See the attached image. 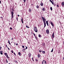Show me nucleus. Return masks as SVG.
Here are the masks:
<instances>
[{"mask_svg": "<svg viewBox=\"0 0 64 64\" xmlns=\"http://www.w3.org/2000/svg\"><path fill=\"white\" fill-rule=\"evenodd\" d=\"M11 14H12V15H13V14H14V12L13 11H12L11 12Z\"/></svg>", "mask_w": 64, "mask_h": 64, "instance_id": "nucleus-9", "label": "nucleus"}, {"mask_svg": "<svg viewBox=\"0 0 64 64\" xmlns=\"http://www.w3.org/2000/svg\"><path fill=\"white\" fill-rule=\"evenodd\" d=\"M14 45H15V43H14Z\"/></svg>", "mask_w": 64, "mask_h": 64, "instance_id": "nucleus-62", "label": "nucleus"}, {"mask_svg": "<svg viewBox=\"0 0 64 64\" xmlns=\"http://www.w3.org/2000/svg\"><path fill=\"white\" fill-rule=\"evenodd\" d=\"M28 10L30 12H31V10L30 8Z\"/></svg>", "mask_w": 64, "mask_h": 64, "instance_id": "nucleus-19", "label": "nucleus"}, {"mask_svg": "<svg viewBox=\"0 0 64 64\" xmlns=\"http://www.w3.org/2000/svg\"><path fill=\"white\" fill-rule=\"evenodd\" d=\"M1 18H3V17L2 16L0 17Z\"/></svg>", "mask_w": 64, "mask_h": 64, "instance_id": "nucleus-55", "label": "nucleus"}, {"mask_svg": "<svg viewBox=\"0 0 64 64\" xmlns=\"http://www.w3.org/2000/svg\"><path fill=\"white\" fill-rule=\"evenodd\" d=\"M8 50H10V49H9V48H8Z\"/></svg>", "mask_w": 64, "mask_h": 64, "instance_id": "nucleus-50", "label": "nucleus"}, {"mask_svg": "<svg viewBox=\"0 0 64 64\" xmlns=\"http://www.w3.org/2000/svg\"><path fill=\"white\" fill-rule=\"evenodd\" d=\"M52 37L54 38V33H53L52 34Z\"/></svg>", "mask_w": 64, "mask_h": 64, "instance_id": "nucleus-6", "label": "nucleus"}, {"mask_svg": "<svg viewBox=\"0 0 64 64\" xmlns=\"http://www.w3.org/2000/svg\"><path fill=\"white\" fill-rule=\"evenodd\" d=\"M22 47L23 48H24L25 47L24 46H22Z\"/></svg>", "mask_w": 64, "mask_h": 64, "instance_id": "nucleus-33", "label": "nucleus"}, {"mask_svg": "<svg viewBox=\"0 0 64 64\" xmlns=\"http://www.w3.org/2000/svg\"><path fill=\"white\" fill-rule=\"evenodd\" d=\"M11 52L12 53H13V51H11Z\"/></svg>", "mask_w": 64, "mask_h": 64, "instance_id": "nucleus-49", "label": "nucleus"}, {"mask_svg": "<svg viewBox=\"0 0 64 64\" xmlns=\"http://www.w3.org/2000/svg\"><path fill=\"white\" fill-rule=\"evenodd\" d=\"M22 23H23H23H24L23 21H22Z\"/></svg>", "mask_w": 64, "mask_h": 64, "instance_id": "nucleus-51", "label": "nucleus"}, {"mask_svg": "<svg viewBox=\"0 0 64 64\" xmlns=\"http://www.w3.org/2000/svg\"><path fill=\"white\" fill-rule=\"evenodd\" d=\"M42 53H43V54H44V53H45V51H42Z\"/></svg>", "mask_w": 64, "mask_h": 64, "instance_id": "nucleus-26", "label": "nucleus"}, {"mask_svg": "<svg viewBox=\"0 0 64 64\" xmlns=\"http://www.w3.org/2000/svg\"><path fill=\"white\" fill-rule=\"evenodd\" d=\"M13 38H12V40H13Z\"/></svg>", "mask_w": 64, "mask_h": 64, "instance_id": "nucleus-60", "label": "nucleus"}, {"mask_svg": "<svg viewBox=\"0 0 64 64\" xmlns=\"http://www.w3.org/2000/svg\"><path fill=\"white\" fill-rule=\"evenodd\" d=\"M35 37L36 40H38V38H37V37L36 36H35Z\"/></svg>", "mask_w": 64, "mask_h": 64, "instance_id": "nucleus-16", "label": "nucleus"}, {"mask_svg": "<svg viewBox=\"0 0 64 64\" xmlns=\"http://www.w3.org/2000/svg\"><path fill=\"white\" fill-rule=\"evenodd\" d=\"M32 60L33 61V62H34V60H33V59H32Z\"/></svg>", "mask_w": 64, "mask_h": 64, "instance_id": "nucleus-57", "label": "nucleus"}, {"mask_svg": "<svg viewBox=\"0 0 64 64\" xmlns=\"http://www.w3.org/2000/svg\"><path fill=\"white\" fill-rule=\"evenodd\" d=\"M33 34H34V36H35V34L34 33Z\"/></svg>", "mask_w": 64, "mask_h": 64, "instance_id": "nucleus-45", "label": "nucleus"}, {"mask_svg": "<svg viewBox=\"0 0 64 64\" xmlns=\"http://www.w3.org/2000/svg\"><path fill=\"white\" fill-rule=\"evenodd\" d=\"M38 36L39 37H41V36L40 34H39Z\"/></svg>", "mask_w": 64, "mask_h": 64, "instance_id": "nucleus-25", "label": "nucleus"}, {"mask_svg": "<svg viewBox=\"0 0 64 64\" xmlns=\"http://www.w3.org/2000/svg\"><path fill=\"white\" fill-rule=\"evenodd\" d=\"M42 50H39V52H40V53H41V52H42Z\"/></svg>", "mask_w": 64, "mask_h": 64, "instance_id": "nucleus-17", "label": "nucleus"}, {"mask_svg": "<svg viewBox=\"0 0 64 64\" xmlns=\"http://www.w3.org/2000/svg\"><path fill=\"white\" fill-rule=\"evenodd\" d=\"M18 17H19V15H18Z\"/></svg>", "mask_w": 64, "mask_h": 64, "instance_id": "nucleus-61", "label": "nucleus"}, {"mask_svg": "<svg viewBox=\"0 0 64 64\" xmlns=\"http://www.w3.org/2000/svg\"><path fill=\"white\" fill-rule=\"evenodd\" d=\"M53 49H52V50L51 52H53Z\"/></svg>", "mask_w": 64, "mask_h": 64, "instance_id": "nucleus-31", "label": "nucleus"}, {"mask_svg": "<svg viewBox=\"0 0 64 64\" xmlns=\"http://www.w3.org/2000/svg\"><path fill=\"white\" fill-rule=\"evenodd\" d=\"M50 9L51 10H52V7H50Z\"/></svg>", "mask_w": 64, "mask_h": 64, "instance_id": "nucleus-29", "label": "nucleus"}, {"mask_svg": "<svg viewBox=\"0 0 64 64\" xmlns=\"http://www.w3.org/2000/svg\"><path fill=\"white\" fill-rule=\"evenodd\" d=\"M12 10L13 11H14V10L13 9V8H12Z\"/></svg>", "mask_w": 64, "mask_h": 64, "instance_id": "nucleus-35", "label": "nucleus"}, {"mask_svg": "<svg viewBox=\"0 0 64 64\" xmlns=\"http://www.w3.org/2000/svg\"><path fill=\"white\" fill-rule=\"evenodd\" d=\"M42 21L44 22V28L46 26V19H45V18L43 17L42 16Z\"/></svg>", "mask_w": 64, "mask_h": 64, "instance_id": "nucleus-1", "label": "nucleus"}, {"mask_svg": "<svg viewBox=\"0 0 64 64\" xmlns=\"http://www.w3.org/2000/svg\"><path fill=\"white\" fill-rule=\"evenodd\" d=\"M34 31H35L36 32H38V31H37V29H36V30H35Z\"/></svg>", "mask_w": 64, "mask_h": 64, "instance_id": "nucleus-22", "label": "nucleus"}, {"mask_svg": "<svg viewBox=\"0 0 64 64\" xmlns=\"http://www.w3.org/2000/svg\"><path fill=\"white\" fill-rule=\"evenodd\" d=\"M50 24L52 26V28H54V24H53L52 21H50Z\"/></svg>", "mask_w": 64, "mask_h": 64, "instance_id": "nucleus-2", "label": "nucleus"}, {"mask_svg": "<svg viewBox=\"0 0 64 64\" xmlns=\"http://www.w3.org/2000/svg\"><path fill=\"white\" fill-rule=\"evenodd\" d=\"M8 59H9V58H9V57L8 56V57H7Z\"/></svg>", "mask_w": 64, "mask_h": 64, "instance_id": "nucleus-46", "label": "nucleus"}, {"mask_svg": "<svg viewBox=\"0 0 64 64\" xmlns=\"http://www.w3.org/2000/svg\"><path fill=\"white\" fill-rule=\"evenodd\" d=\"M16 20H17V21H18V18L16 17Z\"/></svg>", "mask_w": 64, "mask_h": 64, "instance_id": "nucleus-30", "label": "nucleus"}, {"mask_svg": "<svg viewBox=\"0 0 64 64\" xmlns=\"http://www.w3.org/2000/svg\"><path fill=\"white\" fill-rule=\"evenodd\" d=\"M46 23L48 26H49V25L48 24V21L47 20L46 21Z\"/></svg>", "mask_w": 64, "mask_h": 64, "instance_id": "nucleus-7", "label": "nucleus"}, {"mask_svg": "<svg viewBox=\"0 0 64 64\" xmlns=\"http://www.w3.org/2000/svg\"><path fill=\"white\" fill-rule=\"evenodd\" d=\"M26 48L22 50V51L23 52V51H24H24H25V50L26 49H27L28 48H27V47L26 46Z\"/></svg>", "mask_w": 64, "mask_h": 64, "instance_id": "nucleus-5", "label": "nucleus"}, {"mask_svg": "<svg viewBox=\"0 0 64 64\" xmlns=\"http://www.w3.org/2000/svg\"><path fill=\"white\" fill-rule=\"evenodd\" d=\"M63 42V44H64V42Z\"/></svg>", "mask_w": 64, "mask_h": 64, "instance_id": "nucleus-64", "label": "nucleus"}, {"mask_svg": "<svg viewBox=\"0 0 64 64\" xmlns=\"http://www.w3.org/2000/svg\"><path fill=\"white\" fill-rule=\"evenodd\" d=\"M42 64H46V62L45 60H44L42 62Z\"/></svg>", "mask_w": 64, "mask_h": 64, "instance_id": "nucleus-3", "label": "nucleus"}, {"mask_svg": "<svg viewBox=\"0 0 64 64\" xmlns=\"http://www.w3.org/2000/svg\"><path fill=\"white\" fill-rule=\"evenodd\" d=\"M14 55H15V56H16V54H15V52H14Z\"/></svg>", "mask_w": 64, "mask_h": 64, "instance_id": "nucleus-38", "label": "nucleus"}, {"mask_svg": "<svg viewBox=\"0 0 64 64\" xmlns=\"http://www.w3.org/2000/svg\"><path fill=\"white\" fill-rule=\"evenodd\" d=\"M62 5L63 6L64 5V2H62Z\"/></svg>", "mask_w": 64, "mask_h": 64, "instance_id": "nucleus-27", "label": "nucleus"}, {"mask_svg": "<svg viewBox=\"0 0 64 64\" xmlns=\"http://www.w3.org/2000/svg\"><path fill=\"white\" fill-rule=\"evenodd\" d=\"M6 47L7 48H8V46H7V45H6Z\"/></svg>", "mask_w": 64, "mask_h": 64, "instance_id": "nucleus-53", "label": "nucleus"}, {"mask_svg": "<svg viewBox=\"0 0 64 64\" xmlns=\"http://www.w3.org/2000/svg\"><path fill=\"white\" fill-rule=\"evenodd\" d=\"M46 32L47 34H49V31L48 30H46Z\"/></svg>", "mask_w": 64, "mask_h": 64, "instance_id": "nucleus-4", "label": "nucleus"}, {"mask_svg": "<svg viewBox=\"0 0 64 64\" xmlns=\"http://www.w3.org/2000/svg\"><path fill=\"white\" fill-rule=\"evenodd\" d=\"M36 8H39V6L37 5L36 6Z\"/></svg>", "mask_w": 64, "mask_h": 64, "instance_id": "nucleus-24", "label": "nucleus"}, {"mask_svg": "<svg viewBox=\"0 0 64 64\" xmlns=\"http://www.w3.org/2000/svg\"><path fill=\"white\" fill-rule=\"evenodd\" d=\"M42 10H43V11H45V8H42Z\"/></svg>", "mask_w": 64, "mask_h": 64, "instance_id": "nucleus-12", "label": "nucleus"}, {"mask_svg": "<svg viewBox=\"0 0 64 64\" xmlns=\"http://www.w3.org/2000/svg\"><path fill=\"white\" fill-rule=\"evenodd\" d=\"M0 54H1V55H2L3 54V51H0Z\"/></svg>", "mask_w": 64, "mask_h": 64, "instance_id": "nucleus-11", "label": "nucleus"}, {"mask_svg": "<svg viewBox=\"0 0 64 64\" xmlns=\"http://www.w3.org/2000/svg\"><path fill=\"white\" fill-rule=\"evenodd\" d=\"M38 58H40L41 57V56L40 54H39L38 55Z\"/></svg>", "mask_w": 64, "mask_h": 64, "instance_id": "nucleus-10", "label": "nucleus"}, {"mask_svg": "<svg viewBox=\"0 0 64 64\" xmlns=\"http://www.w3.org/2000/svg\"><path fill=\"white\" fill-rule=\"evenodd\" d=\"M16 46H17L18 45V43H17L16 44Z\"/></svg>", "mask_w": 64, "mask_h": 64, "instance_id": "nucleus-48", "label": "nucleus"}, {"mask_svg": "<svg viewBox=\"0 0 64 64\" xmlns=\"http://www.w3.org/2000/svg\"><path fill=\"white\" fill-rule=\"evenodd\" d=\"M35 60H36V62H38V60L37 58H36L35 59Z\"/></svg>", "mask_w": 64, "mask_h": 64, "instance_id": "nucleus-8", "label": "nucleus"}, {"mask_svg": "<svg viewBox=\"0 0 64 64\" xmlns=\"http://www.w3.org/2000/svg\"><path fill=\"white\" fill-rule=\"evenodd\" d=\"M40 5L42 6H43V4L42 3H41L40 4Z\"/></svg>", "mask_w": 64, "mask_h": 64, "instance_id": "nucleus-18", "label": "nucleus"}, {"mask_svg": "<svg viewBox=\"0 0 64 64\" xmlns=\"http://www.w3.org/2000/svg\"><path fill=\"white\" fill-rule=\"evenodd\" d=\"M6 62H6V63H8V61H7V59H6Z\"/></svg>", "mask_w": 64, "mask_h": 64, "instance_id": "nucleus-40", "label": "nucleus"}, {"mask_svg": "<svg viewBox=\"0 0 64 64\" xmlns=\"http://www.w3.org/2000/svg\"><path fill=\"white\" fill-rule=\"evenodd\" d=\"M5 55H7V54L6 53H5L4 54Z\"/></svg>", "mask_w": 64, "mask_h": 64, "instance_id": "nucleus-28", "label": "nucleus"}, {"mask_svg": "<svg viewBox=\"0 0 64 64\" xmlns=\"http://www.w3.org/2000/svg\"><path fill=\"white\" fill-rule=\"evenodd\" d=\"M28 55H29V57H30L31 56V54L29 53L28 54Z\"/></svg>", "mask_w": 64, "mask_h": 64, "instance_id": "nucleus-14", "label": "nucleus"}, {"mask_svg": "<svg viewBox=\"0 0 64 64\" xmlns=\"http://www.w3.org/2000/svg\"><path fill=\"white\" fill-rule=\"evenodd\" d=\"M63 59L64 60V57L63 58Z\"/></svg>", "mask_w": 64, "mask_h": 64, "instance_id": "nucleus-56", "label": "nucleus"}, {"mask_svg": "<svg viewBox=\"0 0 64 64\" xmlns=\"http://www.w3.org/2000/svg\"><path fill=\"white\" fill-rule=\"evenodd\" d=\"M6 57H8V55H6Z\"/></svg>", "mask_w": 64, "mask_h": 64, "instance_id": "nucleus-44", "label": "nucleus"}, {"mask_svg": "<svg viewBox=\"0 0 64 64\" xmlns=\"http://www.w3.org/2000/svg\"><path fill=\"white\" fill-rule=\"evenodd\" d=\"M56 5V4H54V6H55Z\"/></svg>", "mask_w": 64, "mask_h": 64, "instance_id": "nucleus-37", "label": "nucleus"}, {"mask_svg": "<svg viewBox=\"0 0 64 64\" xmlns=\"http://www.w3.org/2000/svg\"><path fill=\"white\" fill-rule=\"evenodd\" d=\"M34 31H35V30H36L37 29V28H36V27H34Z\"/></svg>", "mask_w": 64, "mask_h": 64, "instance_id": "nucleus-15", "label": "nucleus"}, {"mask_svg": "<svg viewBox=\"0 0 64 64\" xmlns=\"http://www.w3.org/2000/svg\"><path fill=\"white\" fill-rule=\"evenodd\" d=\"M21 21H23V18H22L21 19Z\"/></svg>", "mask_w": 64, "mask_h": 64, "instance_id": "nucleus-43", "label": "nucleus"}, {"mask_svg": "<svg viewBox=\"0 0 64 64\" xmlns=\"http://www.w3.org/2000/svg\"><path fill=\"white\" fill-rule=\"evenodd\" d=\"M33 6V4H32V6Z\"/></svg>", "mask_w": 64, "mask_h": 64, "instance_id": "nucleus-63", "label": "nucleus"}, {"mask_svg": "<svg viewBox=\"0 0 64 64\" xmlns=\"http://www.w3.org/2000/svg\"><path fill=\"white\" fill-rule=\"evenodd\" d=\"M10 30H12V28H10Z\"/></svg>", "mask_w": 64, "mask_h": 64, "instance_id": "nucleus-39", "label": "nucleus"}, {"mask_svg": "<svg viewBox=\"0 0 64 64\" xmlns=\"http://www.w3.org/2000/svg\"><path fill=\"white\" fill-rule=\"evenodd\" d=\"M8 43H10V41H9V40H8Z\"/></svg>", "mask_w": 64, "mask_h": 64, "instance_id": "nucleus-36", "label": "nucleus"}, {"mask_svg": "<svg viewBox=\"0 0 64 64\" xmlns=\"http://www.w3.org/2000/svg\"><path fill=\"white\" fill-rule=\"evenodd\" d=\"M57 6L58 7H59V5H58V3L57 4Z\"/></svg>", "mask_w": 64, "mask_h": 64, "instance_id": "nucleus-23", "label": "nucleus"}, {"mask_svg": "<svg viewBox=\"0 0 64 64\" xmlns=\"http://www.w3.org/2000/svg\"><path fill=\"white\" fill-rule=\"evenodd\" d=\"M9 43V44H10V45H11V44H10V43Z\"/></svg>", "mask_w": 64, "mask_h": 64, "instance_id": "nucleus-54", "label": "nucleus"}, {"mask_svg": "<svg viewBox=\"0 0 64 64\" xmlns=\"http://www.w3.org/2000/svg\"><path fill=\"white\" fill-rule=\"evenodd\" d=\"M1 49H2V47L0 46V50H1Z\"/></svg>", "mask_w": 64, "mask_h": 64, "instance_id": "nucleus-47", "label": "nucleus"}, {"mask_svg": "<svg viewBox=\"0 0 64 64\" xmlns=\"http://www.w3.org/2000/svg\"><path fill=\"white\" fill-rule=\"evenodd\" d=\"M50 1L51 2V3H52V1L51 0H50Z\"/></svg>", "mask_w": 64, "mask_h": 64, "instance_id": "nucleus-34", "label": "nucleus"}, {"mask_svg": "<svg viewBox=\"0 0 64 64\" xmlns=\"http://www.w3.org/2000/svg\"><path fill=\"white\" fill-rule=\"evenodd\" d=\"M32 59H33V57H32Z\"/></svg>", "mask_w": 64, "mask_h": 64, "instance_id": "nucleus-59", "label": "nucleus"}, {"mask_svg": "<svg viewBox=\"0 0 64 64\" xmlns=\"http://www.w3.org/2000/svg\"><path fill=\"white\" fill-rule=\"evenodd\" d=\"M26 28H30V27H29L28 26H26Z\"/></svg>", "mask_w": 64, "mask_h": 64, "instance_id": "nucleus-21", "label": "nucleus"}, {"mask_svg": "<svg viewBox=\"0 0 64 64\" xmlns=\"http://www.w3.org/2000/svg\"><path fill=\"white\" fill-rule=\"evenodd\" d=\"M24 1V3H25L26 2V0H23Z\"/></svg>", "mask_w": 64, "mask_h": 64, "instance_id": "nucleus-32", "label": "nucleus"}, {"mask_svg": "<svg viewBox=\"0 0 64 64\" xmlns=\"http://www.w3.org/2000/svg\"><path fill=\"white\" fill-rule=\"evenodd\" d=\"M14 16L13 15H12V20L13 19V16Z\"/></svg>", "mask_w": 64, "mask_h": 64, "instance_id": "nucleus-20", "label": "nucleus"}, {"mask_svg": "<svg viewBox=\"0 0 64 64\" xmlns=\"http://www.w3.org/2000/svg\"><path fill=\"white\" fill-rule=\"evenodd\" d=\"M18 54L20 56H21V53L20 52H19L18 53Z\"/></svg>", "mask_w": 64, "mask_h": 64, "instance_id": "nucleus-13", "label": "nucleus"}, {"mask_svg": "<svg viewBox=\"0 0 64 64\" xmlns=\"http://www.w3.org/2000/svg\"><path fill=\"white\" fill-rule=\"evenodd\" d=\"M32 60L33 61V62H34V60H33V59H32Z\"/></svg>", "mask_w": 64, "mask_h": 64, "instance_id": "nucleus-58", "label": "nucleus"}, {"mask_svg": "<svg viewBox=\"0 0 64 64\" xmlns=\"http://www.w3.org/2000/svg\"><path fill=\"white\" fill-rule=\"evenodd\" d=\"M0 4H1V1L0 0Z\"/></svg>", "mask_w": 64, "mask_h": 64, "instance_id": "nucleus-52", "label": "nucleus"}, {"mask_svg": "<svg viewBox=\"0 0 64 64\" xmlns=\"http://www.w3.org/2000/svg\"><path fill=\"white\" fill-rule=\"evenodd\" d=\"M52 3V5H54V3L52 2H51Z\"/></svg>", "mask_w": 64, "mask_h": 64, "instance_id": "nucleus-41", "label": "nucleus"}, {"mask_svg": "<svg viewBox=\"0 0 64 64\" xmlns=\"http://www.w3.org/2000/svg\"><path fill=\"white\" fill-rule=\"evenodd\" d=\"M15 63H17V61H15Z\"/></svg>", "mask_w": 64, "mask_h": 64, "instance_id": "nucleus-42", "label": "nucleus"}]
</instances>
